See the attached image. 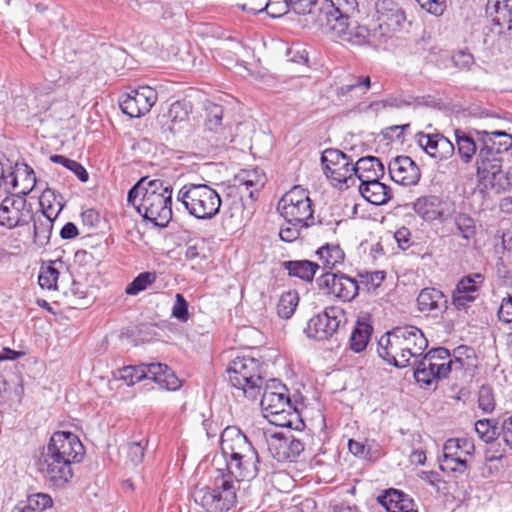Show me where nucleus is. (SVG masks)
Masks as SVG:
<instances>
[{"instance_id":"nucleus-6","label":"nucleus","mask_w":512,"mask_h":512,"mask_svg":"<svg viewBox=\"0 0 512 512\" xmlns=\"http://www.w3.org/2000/svg\"><path fill=\"white\" fill-rule=\"evenodd\" d=\"M237 490L234 480H227L219 473L213 486L196 487L192 497L205 512H227L237 503Z\"/></svg>"},{"instance_id":"nucleus-3","label":"nucleus","mask_w":512,"mask_h":512,"mask_svg":"<svg viewBox=\"0 0 512 512\" xmlns=\"http://www.w3.org/2000/svg\"><path fill=\"white\" fill-rule=\"evenodd\" d=\"M172 192L170 185L154 179L147 182L145 192L137 206L138 213L155 226L164 228L172 219Z\"/></svg>"},{"instance_id":"nucleus-32","label":"nucleus","mask_w":512,"mask_h":512,"mask_svg":"<svg viewBox=\"0 0 512 512\" xmlns=\"http://www.w3.org/2000/svg\"><path fill=\"white\" fill-rule=\"evenodd\" d=\"M148 372L151 374L150 379L163 389L177 390L181 387V381L166 364L150 363Z\"/></svg>"},{"instance_id":"nucleus-20","label":"nucleus","mask_w":512,"mask_h":512,"mask_svg":"<svg viewBox=\"0 0 512 512\" xmlns=\"http://www.w3.org/2000/svg\"><path fill=\"white\" fill-rule=\"evenodd\" d=\"M265 417L275 412L291 411L293 406L287 387L277 379L267 382L260 401Z\"/></svg>"},{"instance_id":"nucleus-13","label":"nucleus","mask_w":512,"mask_h":512,"mask_svg":"<svg viewBox=\"0 0 512 512\" xmlns=\"http://www.w3.org/2000/svg\"><path fill=\"white\" fill-rule=\"evenodd\" d=\"M318 288L325 294L332 295L344 302L352 301L359 293L356 279L341 273L326 271L316 280Z\"/></svg>"},{"instance_id":"nucleus-2","label":"nucleus","mask_w":512,"mask_h":512,"mask_svg":"<svg viewBox=\"0 0 512 512\" xmlns=\"http://www.w3.org/2000/svg\"><path fill=\"white\" fill-rule=\"evenodd\" d=\"M220 449L226 467L219 473L227 480H234L236 485L259 475L261 465L258 451L238 427L228 426L222 431Z\"/></svg>"},{"instance_id":"nucleus-50","label":"nucleus","mask_w":512,"mask_h":512,"mask_svg":"<svg viewBox=\"0 0 512 512\" xmlns=\"http://www.w3.org/2000/svg\"><path fill=\"white\" fill-rule=\"evenodd\" d=\"M475 431L479 438L485 443L493 442L497 435L501 436V432H498L496 423L489 419L478 420L475 423Z\"/></svg>"},{"instance_id":"nucleus-55","label":"nucleus","mask_w":512,"mask_h":512,"mask_svg":"<svg viewBox=\"0 0 512 512\" xmlns=\"http://www.w3.org/2000/svg\"><path fill=\"white\" fill-rule=\"evenodd\" d=\"M287 1L288 2H273L267 0L263 6V12H266L271 18H280L292 9V4L289 0Z\"/></svg>"},{"instance_id":"nucleus-47","label":"nucleus","mask_w":512,"mask_h":512,"mask_svg":"<svg viewBox=\"0 0 512 512\" xmlns=\"http://www.w3.org/2000/svg\"><path fill=\"white\" fill-rule=\"evenodd\" d=\"M50 160L53 163L61 164L68 170L72 171L81 182L85 183L88 181L89 174H88L87 170L84 168V166L82 164H80L79 162H77L75 160H71V159H69L63 155H59V154L51 155Z\"/></svg>"},{"instance_id":"nucleus-10","label":"nucleus","mask_w":512,"mask_h":512,"mask_svg":"<svg viewBox=\"0 0 512 512\" xmlns=\"http://www.w3.org/2000/svg\"><path fill=\"white\" fill-rule=\"evenodd\" d=\"M345 321L346 315L342 308L329 306L308 321L305 332L309 338L317 341L329 340L337 335Z\"/></svg>"},{"instance_id":"nucleus-56","label":"nucleus","mask_w":512,"mask_h":512,"mask_svg":"<svg viewBox=\"0 0 512 512\" xmlns=\"http://www.w3.org/2000/svg\"><path fill=\"white\" fill-rule=\"evenodd\" d=\"M454 444V448L457 451V456L459 458H467V456L472 455L474 452L475 446L472 440L468 438H451L448 439L444 445Z\"/></svg>"},{"instance_id":"nucleus-7","label":"nucleus","mask_w":512,"mask_h":512,"mask_svg":"<svg viewBox=\"0 0 512 512\" xmlns=\"http://www.w3.org/2000/svg\"><path fill=\"white\" fill-rule=\"evenodd\" d=\"M476 170L479 183L484 189L500 193L510 187L509 178L502 170L501 155L483 144L476 157Z\"/></svg>"},{"instance_id":"nucleus-25","label":"nucleus","mask_w":512,"mask_h":512,"mask_svg":"<svg viewBox=\"0 0 512 512\" xmlns=\"http://www.w3.org/2000/svg\"><path fill=\"white\" fill-rule=\"evenodd\" d=\"M391 179L404 186L415 185L420 179V169L409 156H397L388 165Z\"/></svg>"},{"instance_id":"nucleus-29","label":"nucleus","mask_w":512,"mask_h":512,"mask_svg":"<svg viewBox=\"0 0 512 512\" xmlns=\"http://www.w3.org/2000/svg\"><path fill=\"white\" fill-rule=\"evenodd\" d=\"M450 356V351L444 347L434 348L428 351L421 359L414 361L419 363L429 372H434L438 379L446 378L449 374L448 366H445V360Z\"/></svg>"},{"instance_id":"nucleus-37","label":"nucleus","mask_w":512,"mask_h":512,"mask_svg":"<svg viewBox=\"0 0 512 512\" xmlns=\"http://www.w3.org/2000/svg\"><path fill=\"white\" fill-rule=\"evenodd\" d=\"M315 254L322 263L321 267L327 271L343 263L345 258V253L338 244L326 243L318 248Z\"/></svg>"},{"instance_id":"nucleus-21","label":"nucleus","mask_w":512,"mask_h":512,"mask_svg":"<svg viewBox=\"0 0 512 512\" xmlns=\"http://www.w3.org/2000/svg\"><path fill=\"white\" fill-rule=\"evenodd\" d=\"M358 12L357 0H324L319 8L318 19L326 28L333 27L334 21L340 22L341 18H345V22L349 21L351 15Z\"/></svg>"},{"instance_id":"nucleus-60","label":"nucleus","mask_w":512,"mask_h":512,"mask_svg":"<svg viewBox=\"0 0 512 512\" xmlns=\"http://www.w3.org/2000/svg\"><path fill=\"white\" fill-rule=\"evenodd\" d=\"M411 365H414V378L415 380L423 384L425 386H429L435 380H439L437 376H435L434 372H429L426 368H423L419 363L411 362Z\"/></svg>"},{"instance_id":"nucleus-36","label":"nucleus","mask_w":512,"mask_h":512,"mask_svg":"<svg viewBox=\"0 0 512 512\" xmlns=\"http://www.w3.org/2000/svg\"><path fill=\"white\" fill-rule=\"evenodd\" d=\"M235 180L238 183V188L243 187L251 199H254L255 192H258L266 182L265 175L258 169L242 171Z\"/></svg>"},{"instance_id":"nucleus-44","label":"nucleus","mask_w":512,"mask_h":512,"mask_svg":"<svg viewBox=\"0 0 512 512\" xmlns=\"http://www.w3.org/2000/svg\"><path fill=\"white\" fill-rule=\"evenodd\" d=\"M299 302L297 292L288 291L281 295L277 304V313L283 319H289L295 312Z\"/></svg>"},{"instance_id":"nucleus-41","label":"nucleus","mask_w":512,"mask_h":512,"mask_svg":"<svg viewBox=\"0 0 512 512\" xmlns=\"http://www.w3.org/2000/svg\"><path fill=\"white\" fill-rule=\"evenodd\" d=\"M456 235L466 241L474 239L477 233L475 220L467 213L458 212L453 217Z\"/></svg>"},{"instance_id":"nucleus-19","label":"nucleus","mask_w":512,"mask_h":512,"mask_svg":"<svg viewBox=\"0 0 512 512\" xmlns=\"http://www.w3.org/2000/svg\"><path fill=\"white\" fill-rule=\"evenodd\" d=\"M485 277L475 272L463 276L456 284L452 293V304L457 310L467 309L479 296Z\"/></svg>"},{"instance_id":"nucleus-49","label":"nucleus","mask_w":512,"mask_h":512,"mask_svg":"<svg viewBox=\"0 0 512 512\" xmlns=\"http://www.w3.org/2000/svg\"><path fill=\"white\" fill-rule=\"evenodd\" d=\"M156 278L157 275L155 272H142L127 285L125 292L127 295H137L144 291L149 285L153 284L156 281Z\"/></svg>"},{"instance_id":"nucleus-63","label":"nucleus","mask_w":512,"mask_h":512,"mask_svg":"<svg viewBox=\"0 0 512 512\" xmlns=\"http://www.w3.org/2000/svg\"><path fill=\"white\" fill-rule=\"evenodd\" d=\"M147 178H141L129 191L127 194V202L128 204L134 206L137 209L139 203H137V198L143 195L145 192V188L147 187Z\"/></svg>"},{"instance_id":"nucleus-23","label":"nucleus","mask_w":512,"mask_h":512,"mask_svg":"<svg viewBox=\"0 0 512 512\" xmlns=\"http://www.w3.org/2000/svg\"><path fill=\"white\" fill-rule=\"evenodd\" d=\"M377 353L380 358L396 368H405L412 364L404 359L405 354L400 338L395 335V328L380 337L377 344Z\"/></svg>"},{"instance_id":"nucleus-57","label":"nucleus","mask_w":512,"mask_h":512,"mask_svg":"<svg viewBox=\"0 0 512 512\" xmlns=\"http://www.w3.org/2000/svg\"><path fill=\"white\" fill-rule=\"evenodd\" d=\"M188 307L189 304L185 297L182 294L177 293L175 295V302L171 312L172 317L180 322H187L189 319Z\"/></svg>"},{"instance_id":"nucleus-12","label":"nucleus","mask_w":512,"mask_h":512,"mask_svg":"<svg viewBox=\"0 0 512 512\" xmlns=\"http://www.w3.org/2000/svg\"><path fill=\"white\" fill-rule=\"evenodd\" d=\"M327 29L333 37L354 46L367 45L376 49L383 46L375 28L369 29L367 26L360 24L351 27L350 21L345 22L343 17L340 22L334 21L333 27Z\"/></svg>"},{"instance_id":"nucleus-34","label":"nucleus","mask_w":512,"mask_h":512,"mask_svg":"<svg viewBox=\"0 0 512 512\" xmlns=\"http://www.w3.org/2000/svg\"><path fill=\"white\" fill-rule=\"evenodd\" d=\"M478 135H481V141L484 146L495 150L496 153L502 155L512 148V136L505 131H479Z\"/></svg>"},{"instance_id":"nucleus-1","label":"nucleus","mask_w":512,"mask_h":512,"mask_svg":"<svg viewBox=\"0 0 512 512\" xmlns=\"http://www.w3.org/2000/svg\"><path fill=\"white\" fill-rule=\"evenodd\" d=\"M84 446L72 432H54L40 452L37 470L51 486L65 487L73 478L72 465L82 461Z\"/></svg>"},{"instance_id":"nucleus-30","label":"nucleus","mask_w":512,"mask_h":512,"mask_svg":"<svg viewBox=\"0 0 512 512\" xmlns=\"http://www.w3.org/2000/svg\"><path fill=\"white\" fill-rule=\"evenodd\" d=\"M384 171V165L375 156L362 157L353 166V175H355L361 183L382 178Z\"/></svg>"},{"instance_id":"nucleus-5","label":"nucleus","mask_w":512,"mask_h":512,"mask_svg":"<svg viewBox=\"0 0 512 512\" xmlns=\"http://www.w3.org/2000/svg\"><path fill=\"white\" fill-rule=\"evenodd\" d=\"M231 385L243 396L255 400L261 393L264 383L262 363L259 359L249 356H237L226 370Z\"/></svg>"},{"instance_id":"nucleus-38","label":"nucleus","mask_w":512,"mask_h":512,"mask_svg":"<svg viewBox=\"0 0 512 512\" xmlns=\"http://www.w3.org/2000/svg\"><path fill=\"white\" fill-rule=\"evenodd\" d=\"M454 444L443 446V456L439 460L440 469L444 472L463 474L467 470V458H459Z\"/></svg>"},{"instance_id":"nucleus-58","label":"nucleus","mask_w":512,"mask_h":512,"mask_svg":"<svg viewBox=\"0 0 512 512\" xmlns=\"http://www.w3.org/2000/svg\"><path fill=\"white\" fill-rule=\"evenodd\" d=\"M435 137L439 141L436 159L445 160L451 157L455 151L453 143L443 134L435 133Z\"/></svg>"},{"instance_id":"nucleus-40","label":"nucleus","mask_w":512,"mask_h":512,"mask_svg":"<svg viewBox=\"0 0 512 512\" xmlns=\"http://www.w3.org/2000/svg\"><path fill=\"white\" fill-rule=\"evenodd\" d=\"M455 138L458 149V154L462 161L469 163L477 151L475 140L467 132L456 129Z\"/></svg>"},{"instance_id":"nucleus-48","label":"nucleus","mask_w":512,"mask_h":512,"mask_svg":"<svg viewBox=\"0 0 512 512\" xmlns=\"http://www.w3.org/2000/svg\"><path fill=\"white\" fill-rule=\"evenodd\" d=\"M148 440L142 437L139 440H132L126 445L127 458L132 465L138 466L142 463L146 451Z\"/></svg>"},{"instance_id":"nucleus-53","label":"nucleus","mask_w":512,"mask_h":512,"mask_svg":"<svg viewBox=\"0 0 512 512\" xmlns=\"http://www.w3.org/2000/svg\"><path fill=\"white\" fill-rule=\"evenodd\" d=\"M418 145L432 158L436 159L438 143L439 141L434 134H426L424 132H418L416 134Z\"/></svg>"},{"instance_id":"nucleus-18","label":"nucleus","mask_w":512,"mask_h":512,"mask_svg":"<svg viewBox=\"0 0 512 512\" xmlns=\"http://www.w3.org/2000/svg\"><path fill=\"white\" fill-rule=\"evenodd\" d=\"M486 16L491 22V32L512 37V0H487Z\"/></svg>"},{"instance_id":"nucleus-45","label":"nucleus","mask_w":512,"mask_h":512,"mask_svg":"<svg viewBox=\"0 0 512 512\" xmlns=\"http://www.w3.org/2000/svg\"><path fill=\"white\" fill-rule=\"evenodd\" d=\"M52 498L48 494L36 493L29 495L26 504L23 507H17L18 512H25V510L33 512H41L52 506Z\"/></svg>"},{"instance_id":"nucleus-59","label":"nucleus","mask_w":512,"mask_h":512,"mask_svg":"<svg viewBox=\"0 0 512 512\" xmlns=\"http://www.w3.org/2000/svg\"><path fill=\"white\" fill-rule=\"evenodd\" d=\"M454 65L461 70H469L474 64L473 55L467 50H458L452 55Z\"/></svg>"},{"instance_id":"nucleus-16","label":"nucleus","mask_w":512,"mask_h":512,"mask_svg":"<svg viewBox=\"0 0 512 512\" xmlns=\"http://www.w3.org/2000/svg\"><path fill=\"white\" fill-rule=\"evenodd\" d=\"M158 95L155 89L141 86L125 93L119 100L122 112L131 118L147 114L156 103Z\"/></svg>"},{"instance_id":"nucleus-42","label":"nucleus","mask_w":512,"mask_h":512,"mask_svg":"<svg viewBox=\"0 0 512 512\" xmlns=\"http://www.w3.org/2000/svg\"><path fill=\"white\" fill-rule=\"evenodd\" d=\"M149 364L139 366H126L118 371L117 378L123 380L128 386H132L143 379H150Z\"/></svg>"},{"instance_id":"nucleus-31","label":"nucleus","mask_w":512,"mask_h":512,"mask_svg":"<svg viewBox=\"0 0 512 512\" xmlns=\"http://www.w3.org/2000/svg\"><path fill=\"white\" fill-rule=\"evenodd\" d=\"M359 191L368 202L374 205L386 204L392 197L391 188L380 182V179L360 183Z\"/></svg>"},{"instance_id":"nucleus-35","label":"nucleus","mask_w":512,"mask_h":512,"mask_svg":"<svg viewBox=\"0 0 512 512\" xmlns=\"http://www.w3.org/2000/svg\"><path fill=\"white\" fill-rule=\"evenodd\" d=\"M372 332L373 327L368 321L357 320L349 338V349L355 353L363 352L370 341Z\"/></svg>"},{"instance_id":"nucleus-61","label":"nucleus","mask_w":512,"mask_h":512,"mask_svg":"<svg viewBox=\"0 0 512 512\" xmlns=\"http://www.w3.org/2000/svg\"><path fill=\"white\" fill-rule=\"evenodd\" d=\"M361 283L365 284L368 289H376L385 279L384 271L365 272L359 275Z\"/></svg>"},{"instance_id":"nucleus-26","label":"nucleus","mask_w":512,"mask_h":512,"mask_svg":"<svg viewBox=\"0 0 512 512\" xmlns=\"http://www.w3.org/2000/svg\"><path fill=\"white\" fill-rule=\"evenodd\" d=\"M387 512H417L414 500L400 490L390 488L377 497Z\"/></svg>"},{"instance_id":"nucleus-22","label":"nucleus","mask_w":512,"mask_h":512,"mask_svg":"<svg viewBox=\"0 0 512 512\" xmlns=\"http://www.w3.org/2000/svg\"><path fill=\"white\" fill-rule=\"evenodd\" d=\"M395 335L400 338L406 362L418 360L428 346L423 332L416 326L395 327Z\"/></svg>"},{"instance_id":"nucleus-39","label":"nucleus","mask_w":512,"mask_h":512,"mask_svg":"<svg viewBox=\"0 0 512 512\" xmlns=\"http://www.w3.org/2000/svg\"><path fill=\"white\" fill-rule=\"evenodd\" d=\"M33 234L34 243L39 246H45L49 243L52 233L53 222L51 218L43 211L39 216L33 214Z\"/></svg>"},{"instance_id":"nucleus-11","label":"nucleus","mask_w":512,"mask_h":512,"mask_svg":"<svg viewBox=\"0 0 512 512\" xmlns=\"http://www.w3.org/2000/svg\"><path fill=\"white\" fill-rule=\"evenodd\" d=\"M33 220V205L20 194L5 197L0 203V226L14 229Z\"/></svg>"},{"instance_id":"nucleus-14","label":"nucleus","mask_w":512,"mask_h":512,"mask_svg":"<svg viewBox=\"0 0 512 512\" xmlns=\"http://www.w3.org/2000/svg\"><path fill=\"white\" fill-rule=\"evenodd\" d=\"M321 165L328 179L337 184H348L353 179V163L349 156L338 149L329 148L321 154Z\"/></svg>"},{"instance_id":"nucleus-8","label":"nucleus","mask_w":512,"mask_h":512,"mask_svg":"<svg viewBox=\"0 0 512 512\" xmlns=\"http://www.w3.org/2000/svg\"><path fill=\"white\" fill-rule=\"evenodd\" d=\"M278 211L285 221L314 224L312 201L309 192L301 186H294L285 193L278 203Z\"/></svg>"},{"instance_id":"nucleus-28","label":"nucleus","mask_w":512,"mask_h":512,"mask_svg":"<svg viewBox=\"0 0 512 512\" xmlns=\"http://www.w3.org/2000/svg\"><path fill=\"white\" fill-rule=\"evenodd\" d=\"M447 297L435 287L423 288L417 297V307L422 313H443L447 310Z\"/></svg>"},{"instance_id":"nucleus-15","label":"nucleus","mask_w":512,"mask_h":512,"mask_svg":"<svg viewBox=\"0 0 512 512\" xmlns=\"http://www.w3.org/2000/svg\"><path fill=\"white\" fill-rule=\"evenodd\" d=\"M266 442L272 457L279 462H293L305 449V444L291 431L276 432L267 435Z\"/></svg>"},{"instance_id":"nucleus-43","label":"nucleus","mask_w":512,"mask_h":512,"mask_svg":"<svg viewBox=\"0 0 512 512\" xmlns=\"http://www.w3.org/2000/svg\"><path fill=\"white\" fill-rule=\"evenodd\" d=\"M371 86V78L369 76H352L348 83L337 88V95L347 96L357 91L360 94H365Z\"/></svg>"},{"instance_id":"nucleus-64","label":"nucleus","mask_w":512,"mask_h":512,"mask_svg":"<svg viewBox=\"0 0 512 512\" xmlns=\"http://www.w3.org/2000/svg\"><path fill=\"white\" fill-rule=\"evenodd\" d=\"M498 319L507 324L512 323V295L508 294L502 299Z\"/></svg>"},{"instance_id":"nucleus-33","label":"nucleus","mask_w":512,"mask_h":512,"mask_svg":"<svg viewBox=\"0 0 512 512\" xmlns=\"http://www.w3.org/2000/svg\"><path fill=\"white\" fill-rule=\"evenodd\" d=\"M283 269L288 272L291 277H297L305 282L311 283L316 272L320 268V264L310 260H289L282 263Z\"/></svg>"},{"instance_id":"nucleus-17","label":"nucleus","mask_w":512,"mask_h":512,"mask_svg":"<svg viewBox=\"0 0 512 512\" xmlns=\"http://www.w3.org/2000/svg\"><path fill=\"white\" fill-rule=\"evenodd\" d=\"M192 104L186 101H176L172 103L167 112L157 118L160 128L164 132L173 134L190 132L192 124L190 123V114Z\"/></svg>"},{"instance_id":"nucleus-62","label":"nucleus","mask_w":512,"mask_h":512,"mask_svg":"<svg viewBox=\"0 0 512 512\" xmlns=\"http://www.w3.org/2000/svg\"><path fill=\"white\" fill-rule=\"evenodd\" d=\"M422 9H425L430 14L440 16L446 9L445 0H415Z\"/></svg>"},{"instance_id":"nucleus-52","label":"nucleus","mask_w":512,"mask_h":512,"mask_svg":"<svg viewBox=\"0 0 512 512\" xmlns=\"http://www.w3.org/2000/svg\"><path fill=\"white\" fill-rule=\"evenodd\" d=\"M59 277V271L53 266H47L42 268L38 276V283L41 288L48 290H57V280Z\"/></svg>"},{"instance_id":"nucleus-27","label":"nucleus","mask_w":512,"mask_h":512,"mask_svg":"<svg viewBox=\"0 0 512 512\" xmlns=\"http://www.w3.org/2000/svg\"><path fill=\"white\" fill-rule=\"evenodd\" d=\"M206 118L204 122V132L211 134V140L215 146L224 143L226 135L222 126L224 108L223 106L208 102L205 105Z\"/></svg>"},{"instance_id":"nucleus-51","label":"nucleus","mask_w":512,"mask_h":512,"mask_svg":"<svg viewBox=\"0 0 512 512\" xmlns=\"http://www.w3.org/2000/svg\"><path fill=\"white\" fill-rule=\"evenodd\" d=\"M310 226L308 224L286 221L285 225L280 229L279 236L285 242H293L300 237L303 229H307Z\"/></svg>"},{"instance_id":"nucleus-4","label":"nucleus","mask_w":512,"mask_h":512,"mask_svg":"<svg viewBox=\"0 0 512 512\" xmlns=\"http://www.w3.org/2000/svg\"><path fill=\"white\" fill-rule=\"evenodd\" d=\"M187 213L199 220H210L220 211L222 204L219 193L205 183H186L176 195Z\"/></svg>"},{"instance_id":"nucleus-24","label":"nucleus","mask_w":512,"mask_h":512,"mask_svg":"<svg viewBox=\"0 0 512 512\" xmlns=\"http://www.w3.org/2000/svg\"><path fill=\"white\" fill-rule=\"evenodd\" d=\"M449 208V203L434 195L420 197L413 204L415 213L430 222L435 220L445 222L451 217Z\"/></svg>"},{"instance_id":"nucleus-9","label":"nucleus","mask_w":512,"mask_h":512,"mask_svg":"<svg viewBox=\"0 0 512 512\" xmlns=\"http://www.w3.org/2000/svg\"><path fill=\"white\" fill-rule=\"evenodd\" d=\"M374 27L382 44L403 30L406 23L405 11L393 0H378L375 3Z\"/></svg>"},{"instance_id":"nucleus-46","label":"nucleus","mask_w":512,"mask_h":512,"mask_svg":"<svg viewBox=\"0 0 512 512\" xmlns=\"http://www.w3.org/2000/svg\"><path fill=\"white\" fill-rule=\"evenodd\" d=\"M266 418H268L271 424L286 428H293L295 424L301 422L295 406L291 407V411L275 412V414H271Z\"/></svg>"},{"instance_id":"nucleus-54","label":"nucleus","mask_w":512,"mask_h":512,"mask_svg":"<svg viewBox=\"0 0 512 512\" xmlns=\"http://www.w3.org/2000/svg\"><path fill=\"white\" fill-rule=\"evenodd\" d=\"M478 406L485 413H491L494 410L495 400L490 386L483 385L480 387L478 393Z\"/></svg>"}]
</instances>
